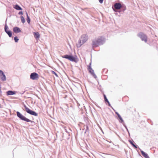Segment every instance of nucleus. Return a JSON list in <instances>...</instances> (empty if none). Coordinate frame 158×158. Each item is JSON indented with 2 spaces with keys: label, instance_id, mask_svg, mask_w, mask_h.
Instances as JSON below:
<instances>
[{
  "label": "nucleus",
  "instance_id": "nucleus-1",
  "mask_svg": "<svg viewBox=\"0 0 158 158\" xmlns=\"http://www.w3.org/2000/svg\"><path fill=\"white\" fill-rule=\"evenodd\" d=\"M112 8L113 11L116 12L115 14L118 16H121V15L123 14L126 9V6L124 4L118 2L113 5Z\"/></svg>",
  "mask_w": 158,
  "mask_h": 158
},
{
  "label": "nucleus",
  "instance_id": "nucleus-2",
  "mask_svg": "<svg viewBox=\"0 0 158 158\" xmlns=\"http://www.w3.org/2000/svg\"><path fill=\"white\" fill-rule=\"evenodd\" d=\"M106 42V38L102 36H100L97 39L92 41V48H96L100 45H103Z\"/></svg>",
  "mask_w": 158,
  "mask_h": 158
},
{
  "label": "nucleus",
  "instance_id": "nucleus-3",
  "mask_svg": "<svg viewBox=\"0 0 158 158\" xmlns=\"http://www.w3.org/2000/svg\"><path fill=\"white\" fill-rule=\"evenodd\" d=\"M16 113L17 116L20 120L27 122H29V123H27L29 126H32L35 125V123L34 121L27 118L18 111H16Z\"/></svg>",
  "mask_w": 158,
  "mask_h": 158
},
{
  "label": "nucleus",
  "instance_id": "nucleus-4",
  "mask_svg": "<svg viewBox=\"0 0 158 158\" xmlns=\"http://www.w3.org/2000/svg\"><path fill=\"white\" fill-rule=\"evenodd\" d=\"M62 58H65L72 62L77 63L79 61V59L76 55H73L72 53L69 54H65L61 56Z\"/></svg>",
  "mask_w": 158,
  "mask_h": 158
},
{
  "label": "nucleus",
  "instance_id": "nucleus-5",
  "mask_svg": "<svg viewBox=\"0 0 158 158\" xmlns=\"http://www.w3.org/2000/svg\"><path fill=\"white\" fill-rule=\"evenodd\" d=\"M137 36L141 40L143 41L146 43L148 41V36L147 35L143 32H139L137 34Z\"/></svg>",
  "mask_w": 158,
  "mask_h": 158
},
{
  "label": "nucleus",
  "instance_id": "nucleus-6",
  "mask_svg": "<svg viewBox=\"0 0 158 158\" xmlns=\"http://www.w3.org/2000/svg\"><path fill=\"white\" fill-rule=\"evenodd\" d=\"M23 106L25 109L26 111L28 114L35 116H37L38 115V113L34 110L30 109L29 108L27 107L25 104L23 105Z\"/></svg>",
  "mask_w": 158,
  "mask_h": 158
},
{
  "label": "nucleus",
  "instance_id": "nucleus-7",
  "mask_svg": "<svg viewBox=\"0 0 158 158\" xmlns=\"http://www.w3.org/2000/svg\"><path fill=\"white\" fill-rule=\"evenodd\" d=\"M7 18L6 19L5 21V24L4 26V31L8 35L9 37L10 38H12V34L13 33L12 31L9 30H8L9 29L8 27L6 24V21H7Z\"/></svg>",
  "mask_w": 158,
  "mask_h": 158
},
{
  "label": "nucleus",
  "instance_id": "nucleus-8",
  "mask_svg": "<svg viewBox=\"0 0 158 158\" xmlns=\"http://www.w3.org/2000/svg\"><path fill=\"white\" fill-rule=\"evenodd\" d=\"M39 78V74L36 72L31 73L30 74V79L33 80H37Z\"/></svg>",
  "mask_w": 158,
  "mask_h": 158
},
{
  "label": "nucleus",
  "instance_id": "nucleus-9",
  "mask_svg": "<svg viewBox=\"0 0 158 158\" xmlns=\"http://www.w3.org/2000/svg\"><path fill=\"white\" fill-rule=\"evenodd\" d=\"M0 80L2 81H5L6 78L4 72L0 69Z\"/></svg>",
  "mask_w": 158,
  "mask_h": 158
},
{
  "label": "nucleus",
  "instance_id": "nucleus-10",
  "mask_svg": "<svg viewBox=\"0 0 158 158\" xmlns=\"http://www.w3.org/2000/svg\"><path fill=\"white\" fill-rule=\"evenodd\" d=\"M115 111V114L117 115L116 118L118 120L120 123H123L124 122V120L120 115L117 111Z\"/></svg>",
  "mask_w": 158,
  "mask_h": 158
},
{
  "label": "nucleus",
  "instance_id": "nucleus-11",
  "mask_svg": "<svg viewBox=\"0 0 158 158\" xmlns=\"http://www.w3.org/2000/svg\"><path fill=\"white\" fill-rule=\"evenodd\" d=\"M81 38L82 39L81 40L82 42V44H84L88 40V36L87 34H84L82 35L81 37Z\"/></svg>",
  "mask_w": 158,
  "mask_h": 158
},
{
  "label": "nucleus",
  "instance_id": "nucleus-12",
  "mask_svg": "<svg viewBox=\"0 0 158 158\" xmlns=\"http://www.w3.org/2000/svg\"><path fill=\"white\" fill-rule=\"evenodd\" d=\"M91 62L89 63V65L87 66V70L89 73L90 74H92L93 73H94V70L92 69V68L91 67Z\"/></svg>",
  "mask_w": 158,
  "mask_h": 158
},
{
  "label": "nucleus",
  "instance_id": "nucleus-13",
  "mask_svg": "<svg viewBox=\"0 0 158 158\" xmlns=\"http://www.w3.org/2000/svg\"><path fill=\"white\" fill-rule=\"evenodd\" d=\"M13 32L16 34H17L21 32V29L19 27L15 26L13 28Z\"/></svg>",
  "mask_w": 158,
  "mask_h": 158
},
{
  "label": "nucleus",
  "instance_id": "nucleus-14",
  "mask_svg": "<svg viewBox=\"0 0 158 158\" xmlns=\"http://www.w3.org/2000/svg\"><path fill=\"white\" fill-rule=\"evenodd\" d=\"M17 91L14 90H9L6 92L7 96L12 95L16 94Z\"/></svg>",
  "mask_w": 158,
  "mask_h": 158
},
{
  "label": "nucleus",
  "instance_id": "nucleus-15",
  "mask_svg": "<svg viewBox=\"0 0 158 158\" xmlns=\"http://www.w3.org/2000/svg\"><path fill=\"white\" fill-rule=\"evenodd\" d=\"M128 141L131 145L135 148L136 149L139 148L138 146L136 144L133 139H132V140H129Z\"/></svg>",
  "mask_w": 158,
  "mask_h": 158
},
{
  "label": "nucleus",
  "instance_id": "nucleus-16",
  "mask_svg": "<svg viewBox=\"0 0 158 158\" xmlns=\"http://www.w3.org/2000/svg\"><path fill=\"white\" fill-rule=\"evenodd\" d=\"M33 34L34 37L37 40L39 39L40 37V35L38 32H33Z\"/></svg>",
  "mask_w": 158,
  "mask_h": 158
},
{
  "label": "nucleus",
  "instance_id": "nucleus-17",
  "mask_svg": "<svg viewBox=\"0 0 158 158\" xmlns=\"http://www.w3.org/2000/svg\"><path fill=\"white\" fill-rule=\"evenodd\" d=\"M139 149L140 150V152L142 156H143L145 158H150L149 156L147 153L141 150L139 148Z\"/></svg>",
  "mask_w": 158,
  "mask_h": 158
},
{
  "label": "nucleus",
  "instance_id": "nucleus-18",
  "mask_svg": "<svg viewBox=\"0 0 158 158\" xmlns=\"http://www.w3.org/2000/svg\"><path fill=\"white\" fill-rule=\"evenodd\" d=\"M13 7L15 9L18 10H22L23 9L18 4H16L15 5H13Z\"/></svg>",
  "mask_w": 158,
  "mask_h": 158
},
{
  "label": "nucleus",
  "instance_id": "nucleus-19",
  "mask_svg": "<svg viewBox=\"0 0 158 158\" xmlns=\"http://www.w3.org/2000/svg\"><path fill=\"white\" fill-rule=\"evenodd\" d=\"M81 40L80 38L78 41V44H77V47L78 48H80L83 44H82V42H81Z\"/></svg>",
  "mask_w": 158,
  "mask_h": 158
},
{
  "label": "nucleus",
  "instance_id": "nucleus-20",
  "mask_svg": "<svg viewBox=\"0 0 158 158\" xmlns=\"http://www.w3.org/2000/svg\"><path fill=\"white\" fill-rule=\"evenodd\" d=\"M105 104L106 105H108V106L110 107L111 108H112V109L114 111H115V110H114V109L112 107V106H111L110 104V102H109V101L108 100H107V101H106V102H105Z\"/></svg>",
  "mask_w": 158,
  "mask_h": 158
},
{
  "label": "nucleus",
  "instance_id": "nucleus-21",
  "mask_svg": "<svg viewBox=\"0 0 158 158\" xmlns=\"http://www.w3.org/2000/svg\"><path fill=\"white\" fill-rule=\"evenodd\" d=\"M105 104L106 105H108V106L110 107L111 108H112V109L114 111H115V110H114V109L112 107V106H111L110 104V102H109V101L108 100H107V101H106V102H105Z\"/></svg>",
  "mask_w": 158,
  "mask_h": 158
},
{
  "label": "nucleus",
  "instance_id": "nucleus-22",
  "mask_svg": "<svg viewBox=\"0 0 158 158\" xmlns=\"http://www.w3.org/2000/svg\"><path fill=\"white\" fill-rule=\"evenodd\" d=\"M20 18L22 23H24L26 21L23 16L22 15H21Z\"/></svg>",
  "mask_w": 158,
  "mask_h": 158
},
{
  "label": "nucleus",
  "instance_id": "nucleus-23",
  "mask_svg": "<svg viewBox=\"0 0 158 158\" xmlns=\"http://www.w3.org/2000/svg\"><path fill=\"white\" fill-rule=\"evenodd\" d=\"M108 71V69L106 68L103 69L102 71V73H105V74H106Z\"/></svg>",
  "mask_w": 158,
  "mask_h": 158
},
{
  "label": "nucleus",
  "instance_id": "nucleus-24",
  "mask_svg": "<svg viewBox=\"0 0 158 158\" xmlns=\"http://www.w3.org/2000/svg\"><path fill=\"white\" fill-rule=\"evenodd\" d=\"M85 127H86V129H85V134L87 132L88 133H89V131L88 126L87 125H86L85 126Z\"/></svg>",
  "mask_w": 158,
  "mask_h": 158
},
{
  "label": "nucleus",
  "instance_id": "nucleus-25",
  "mask_svg": "<svg viewBox=\"0 0 158 158\" xmlns=\"http://www.w3.org/2000/svg\"><path fill=\"white\" fill-rule=\"evenodd\" d=\"M14 40L15 42L18 43L19 40V39L17 36H15L14 37Z\"/></svg>",
  "mask_w": 158,
  "mask_h": 158
},
{
  "label": "nucleus",
  "instance_id": "nucleus-26",
  "mask_svg": "<svg viewBox=\"0 0 158 158\" xmlns=\"http://www.w3.org/2000/svg\"><path fill=\"white\" fill-rule=\"evenodd\" d=\"M26 20L28 24H30L31 22V19L29 16L27 17Z\"/></svg>",
  "mask_w": 158,
  "mask_h": 158
},
{
  "label": "nucleus",
  "instance_id": "nucleus-27",
  "mask_svg": "<svg viewBox=\"0 0 158 158\" xmlns=\"http://www.w3.org/2000/svg\"><path fill=\"white\" fill-rule=\"evenodd\" d=\"M103 96L105 102H106V101H107V100H108V99L107 98L106 96V95H105V94H103Z\"/></svg>",
  "mask_w": 158,
  "mask_h": 158
},
{
  "label": "nucleus",
  "instance_id": "nucleus-28",
  "mask_svg": "<svg viewBox=\"0 0 158 158\" xmlns=\"http://www.w3.org/2000/svg\"><path fill=\"white\" fill-rule=\"evenodd\" d=\"M51 73H52V74H54V75H55L57 77H58V76L57 75V73H56L54 71H53V70H52L51 71Z\"/></svg>",
  "mask_w": 158,
  "mask_h": 158
},
{
  "label": "nucleus",
  "instance_id": "nucleus-29",
  "mask_svg": "<svg viewBox=\"0 0 158 158\" xmlns=\"http://www.w3.org/2000/svg\"><path fill=\"white\" fill-rule=\"evenodd\" d=\"M148 122L149 123H150L152 125H153V123L152 121V120H151L150 119H148Z\"/></svg>",
  "mask_w": 158,
  "mask_h": 158
},
{
  "label": "nucleus",
  "instance_id": "nucleus-30",
  "mask_svg": "<svg viewBox=\"0 0 158 158\" xmlns=\"http://www.w3.org/2000/svg\"><path fill=\"white\" fill-rule=\"evenodd\" d=\"M91 75L94 78L96 79L97 78V76L94 73V72L92 73V74H91Z\"/></svg>",
  "mask_w": 158,
  "mask_h": 158
},
{
  "label": "nucleus",
  "instance_id": "nucleus-31",
  "mask_svg": "<svg viewBox=\"0 0 158 158\" xmlns=\"http://www.w3.org/2000/svg\"><path fill=\"white\" fill-rule=\"evenodd\" d=\"M18 14L19 15H23V12L22 10L19 11V12L18 13Z\"/></svg>",
  "mask_w": 158,
  "mask_h": 158
},
{
  "label": "nucleus",
  "instance_id": "nucleus-32",
  "mask_svg": "<svg viewBox=\"0 0 158 158\" xmlns=\"http://www.w3.org/2000/svg\"><path fill=\"white\" fill-rule=\"evenodd\" d=\"M122 124L124 126V127H125V128H126V129L127 128V126L126 125L125 122H124V123H123Z\"/></svg>",
  "mask_w": 158,
  "mask_h": 158
},
{
  "label": "nucleus",
  "instance_id": "nucleus-33",
  "mask_svg": "<svg viewBox=\"0 0 158 158\" xmlns=\"http://www.w3.org/2000/svg\"><path fill=\"white\" fill-rule=\"evenodd\" d=\"M104 0H98L99 3L100 4H102Z\"/></svg>",
  "mask_w": 158,
  "mask_h": 158
},
{
  "label": "nucleus",
  "instance_id": "nucleus-34",
  "mask_svg": "<svg viewBox=\"0 0 158 158\" xmlns=\"http://www.w3.org/2000/svg\"><path fill=\"white\" fill-rule=\"evenodd\" d=\"M98 89L100 90V91H101V92L103 94H104V91L100 88V89Z\"/></svg>",
  "mask_w": 158,
  "mask_h": 158
},
{
  "label": "nucleus",
  "instance_id": "nucleus-35",
  "mask_svg": "<svg viewBox=\"0 0 158 158\" xmlns=\"http://www.w3.org/2000/svg\"><path fill=\"white\" fill-rule=\"evenodd\" d=\"M25 92V91H22L21 93H20V94H21L22 95H23V94Z\"/></svg>",
  "mask_w": 158,
  "mask_h": 158
},
{
  "label": "nucleus",
  "instance_id": "nucleus-36",
  "mask_svg": "<svg viewBox=\"0 0 158 158\" xmlns=\"http://www.w3.org/2000/svg\"><path fill=\"white\" fill-rule=\"evenodd\" d=\"M25 12H26V14L27 17L28 16H29L27 12L26 11H25Z\"/></svg>",
  "mask_w": 158,
  "mask_h": 158
},
{
  "label": "nucleus",
  "instance_id": "nucleus-37",
  "mask_svg": "<svg viewBox=\"0 0 158 158\" xmlns=\"http://www.w3.org/2000/svg\"><path fill=\"white\" fill-rule=\"evenodd\" d=\"M28 88H27V87L25 89V91H25V92L27 90V89Z\"/></svg>",
  "mask_w": 158,
  "mask_h": 158
},
{
  "label": "nucleus",
  "instance_id": "nucleus-38",
  "mask_svg": "<svg viewBox=\"0 0 158 158\" xmlns=\"http://www.w3.org/2000/svg\"><path fill=\"white\" fill-rule=\"evenodd\" d=\"M114 132L115 133V134H116V135H117L118 137H119V135H118L117 134V133H116V132L114 131Z\"/></svg>",
  "mask_w": 158,
  "mask_h": 158
},
{
  "label": "nucleus",
  "instance_id": "nucleus-39",
  "mask_svg": "<svg viewBox=\"0 0 158 158\" xmlns=\"http://www.w3.org/2000/svg\"><path fill=\"white\" fill-rule=\"evenodd\" d=\"M126 130L127 131V132H128L129 130H128V129L127 128H126Z\"/></svg>",
  "mask_w": 158,
  "mask_h": 158
},
{
  "label": "nucleus",
  "instance_id": "nucleus-40",
  "mask_svg": "<svg viewBox=\"0 0 158 158\" xmlns=\"http://www.w3.org/2000/svg\"><path fill=\"white\" fill-rule=\"evenodd\" d=\"M2 106L0 104V108H2Z\"/></svg>",
  "mask_w": 158,
  "mask_h": 158
},
{
  "label": "nucleus",
  "instance_id": "nucleus-41",
  "mask_svg": "<svg viewBox=\"0 0 158 158\" xmlns=\"http://www.w3.org/2000/svg\"><path fill=\"white\" fill-rule=\"evenodd\" d=\"M108 142H109L110 143H112V142L110 141H107Z\"/></svg>",
  "mask_w": 158,
  "mask_h": 158
},
{
  "label": "nucleus",
  "instance_id": "nucleus-42",
  "mask_svg": "<svg viewBox=\"0 0 158 158\" xmlns=\"http://www.w3.org/2000/svg\"><path fill=\"white\" fill-rule=\"evenodd\" d=\"M139 155L141 157H142V158H143V157L141 155L139 154Z\"/></svg>",
  "mask_w": 158,
  "mask_h": 158
},
{
  "label": "nucleus",
  "instance_id": "nucleus-43",
  "mask_svg": "<svg viewBox=\"0 0 158 158\" xmlns=\"http://www.w3.org/2000/svg\"><path fill=\"white\" fill-rule=\"evenodd\" d=\"M128 132V134L129 135H130V133H129V131H128V132Z\"/></svg>",
  "mask_w": 158,
  "mask_h": 158
},
{
  "label": "nucleus",
  "instance_id": "nucleus-44",
  "mask_svg": "<svg viewBox=\"0 0 158 158\" xmlns=\"http://www.w3.org/2000/svg\"><path fill=\"white\" fill-rule=\"evenodd\" d=\"M66 131V132H67V133H69V132H68L67 131Z\"/></svg>",
  "mask_w": 158,
  "mask_h": 158
},
{
  "label": "nucleus",
  "instance_id": "nucleus-45",
  "mask_svg": "<svg viewBox=\"0 0 158 158\" xmlns=\"http://www.w3.org/2000/svg\"><path fill=\"white\" fill-rule=\"evenodd\" d=\"M98 107H99V108H101L100 107V106H98Z\"/></svg>",
  "mask_w": 158,
  "mask_h": 158
},
{
  "label": "nucleus",
  "instance_id": "nucleus-46",
  "mask_svg": "<svg viewBox=\"0 0 158 158\" xmlns=\"http://www.w3.org/2000/svg\"><path fill=\"white\" fill-rule=\"evenodd\" d=\"M125 98H128V97L127 96H126L125 97Z\"/></svg>",
  "mask_w": 158,
  "mask_h": 158
},
{
  "label": "nucleus",
  "instance_id": "nucleus-47",
  "mask_svg": "<svg viewBox=\"0 0 158 158\" xmlns=\"http://www.w3.org/2000/svg\"><path fill=\"white\" fill-rule=\"evenodd\" d=\"M80 130H81V128H80Z\"/></svg>",
  "mask_w": 158,
  "mask_h": 158
},
{
  "label": "nucleus",
  "instance_id": "nucleus-48",
  "mask_svg": "<svg viewBox=\"0 0 158 158\" xmlns=\"http://www.w3.org/2000/svg\"><path fill=\"white\" fill-rule=\"evenodd\" d=\"M16 129H17V127H16Z\"/></svg>",
  "mask_w": 158,
  "mask_h": 158
}]
</instances>
